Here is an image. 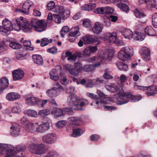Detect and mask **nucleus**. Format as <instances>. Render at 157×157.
Segmentation results:
<instances>
[{"label":"nucleus","instance_id":"39448f33","mask_svg":"<svg viewBox=\"0 0 157 157\" xmlns=\"http://www.w3.org/2000/svg\"><path fill=\"white\" fill-rule=\"evenodd\" d=\"M28 149L31 152L35 154L41 155L45 153L44 147L41 144H30L29 146Z\"/></svg>","mask_w":157,"mask_h":157},{"label":"nucleus","instance_id":"3c124183","mask_svg":"<svg viewBox=\"0 0 157 157\" xmlns=\"http://www.w3.org/2000/svg\"><path fill=\"white\" fill-rule=\"evenodd\" d=\"M109 69L107 68L105 71V74L104 75V77L106 79H110L113 78V77L109 74Z\"/></svg>","mask_w":157,"mask_h":157},{"label":"nucleus","instance_id":"20e7f679","mask_svg":"<svg viewBox=\"0 0 157 157\" xmlns=\"http://www.w3.org/2000/svg\"><path fill=\"white\" fill-rule=\"evenodd\" d=\"M16 22L20 28L24 32L28 33L31 32V24H30L26 18L21 17L16 20Z\"/></svg>","mask_w":157,"mask_h":157},{"label":"nucleus","instance_id":"9d476101","mask_svg":"<svg viewBox=\"0 0 157 157\" xmlns=\"http://www.w3.org/2000/svg\"><path fill=\"white\" fill-rule=\"evenodd\" d=\"M140 52L144 60L148 62L150 60V51L148 48L146 47H142L140 49Z\"/></svg>","mask_w":157,"mask_h":157},{"label":"nucleus","instance_id":"052dcab7","mask_svg":"<svg viewBox=\"0 0 157 157\" xmlns=\"http://www.w3.org/2000/svg\"><path fill=\"white\" fill-rule=\"evenodd\" d=\"M137 37L136 40L139 41H142L145 38V35L144 33H141L138 32L137 35Z\"/></svg>","mask_w":157,"mask_h":157},{"label":"nucleus","instance_id":"f03ea898","mask_svg":"<svg viewBox=\"0 0 157 157\" xmlns=\"http://www.w3.org/2000/svg\"><path fill=\"white\" fill-rule=\"evenodd\" d=\"M88 104V101L85 99H80L76 96H73L69 101V105L71 106H76L73 108L75 110H82V107L87 105Z\"/></svg>","mask_w":157,"mask_h":157},{"label":"nucleus","instance_id":"680f3d73","mask_svg":"<svg viewBox=\"0 0 157 157\" xmlns=\"http://www.w3.org/2000/svg\"><path fill=\"white\" fill-rule=\"evenodd\" d=\"M60 83L62 85H66L68 84V81L66 77L63 76V78L61 77L60 78Z\"/></svg>","mask_w":157,"mask_h":157},{"label":"nucleus","instance_id":"338daca9","mask_svg":"<svg viewBox=\"0 0 157 157\" xmlns=\"http://www.w3.org/2000/svg\"><path fill=\"white\" fill-rule=\"evenodd\" d=\"M21 111V109L18 106L14 107L12 109V111L13 113H18L20 112Z\"/></svg>","mask_w":157,"mask_h":157},{"label":"nucleus","instance_id":"aec40b11","mask_svg":"<svg viewBox=\"0 0 157 157\" xmlns=\"http://www.w3.org/2000/svg\"><path fill=\"white\" fill-rule=\"evenodd\" d=\"M39 102V99L34 97H27L25 100L26 103L29 105H37Z\"/></svg>","mask_w":157,"mask_h":157},{"label":"nucleus","instance_id":"a19ab883","mask_svg":"<svg viewBox=\"0 0 157 157\" xmlns=\"http://www.w3.org/2000/svg\"><path fill=\"white\" fill-rule=\"evenodd\" d=\"M9 45L11 48L14 49H19L21 48V45L20 44L14 42H11Z\"/></svg>","mask_w":157,"mask_h":157},{"label":"nucleus","instance_id":"ddd939ff","mask_svg":"<svg viewBox=\"0 0 157 157\" xmlns=\"http://www.w3.org/2000/svg\"><path fill=\"white\" fill-rule=\"evenodd\" d=\"M98 48L96 46H89L86 47L83 51V53L84 56H89L91 53L97 52Z\"/></svg>","mask_w":157,"mask_h":157},{"label":"nucleus","instance_id":"4c0bfd02","mask_svg":"<svg viewBox=\"0 0 157 157\" xmlns=\"http://www.w3.org/2000/svg\"><path fill=\"white\" fill-rule=\"evenodd\" d=\"M117 6L122 10L126 13L128 12L129 10L128 6L125 4L121 3L117 4Z\"/></svg>","mask_w":157,"mask_h":157},{"label":"nucleus","instance_id":"09e8293b","mask_svg":"<svg viewBox=\"0 0 157 157\" xmlns=\"http://www.w3.org/2000/svg\"><path fill=\"white\" fill-rule=\"evenodd\" d=\"M152 24L154 27L157 28V13H154L152 17Z\"/></svg>","mask_w":157,"mask_h":157},{"label":"nucleus","instance_id":"bf43d9fd","mask_svg":"<svg viewBox=\"0 0 157 157\" xmlns=\"http://www.w3.org/2000/svg\"><path fill=\"white\" fill-rule=\"evenodd\" d=\"M75 88L74 87L71 86L67 88L66 90V92L68 94H71L75 93Z\"/></svg>","mask_w":157,"mask_h":157},{"label":"nucleus","instance_id":"6e6d98bb","mask_svg":"<svg viewBox=\"0 0 157 157\" xmlns=\"http://www.w3.org/2000/svg\"><path fill=\"white\" fill-rule=\"evenodd\" d=\"M66 125L65 121H58L56 124V126L59 128L64 127Z\"/></svg>","mask_w":157,"mask_h":157},{"label":"nucleus","instance_id":"a878e982","mask_svg":"<svg viewBox=\"0 0 157 157\" xmlns=\"http://www.w3.org/2000/svg\"><path fill=\"white\" fill-rule=\"evenodd\" d=\"M57 92V88L53 87L51 89L47 90L46 93L48 97L52 98L56 97L58 95Z\"/></svg>","mask_w":157,"mask_h":157},{"label":"nucleus","instance_id":"c9c22d12","mask_svg":"<svg viewBox=\"0 0 157 157\" xmlns=\"http://www.w3.org/2000/svg\"><path fill=\"white\" fill-rule=\"evenodd\" d=\"M83 131L80 128L73 129L72 136L74 137H76L81 136L83 133Z\"/></svg>","mask_w":157,"mask_h":157},{"label":"nucleus","instance_id":"4468645a","mask_svg":"<svg viewBox=\"0 0 157 157\" xmlns=\"http://www.w3.org/2000/svg\"><path fill=\"white\" fill-rule=\"evenodd\" d=\"M24 75V72L21 69L15 70L13 72V79L14 81L21 79L23 77Z\"/></svg>","mask_w":157,"mask_h":157},{"label":"nucleus","instance_id":"0e129e2a","mask_svg":"<svg viewBox=\"0 0 157 157\" xmlns=\"http://www.w3.org/2000/svg\"><path fill=\"white\" fill-rule=\"evenodd\" d=\"M53 17L55 22L58 23H60L61 22V18L60 16L59 15H53Z\"/></svg>","mask_w":157,"mask_h":157},{"label":"nucleus","instance_id":"9b49d317","mask_svg":"<svg viewBox=\"0 0 157 157\" xmlns=\"http://www.w3.org/2000/svg\"><path fill=\"white\" fill-rule=\"evenodd\" d=\"M32 5V2L29 0H27L23 4L22 9L21 10V12L25 14H28L29 12V9Z\"/></svg>","mask_w":157,"mask_h":157},{"label":"nucleus","instance_id":"69168bd1","mask_svg":"<svg viewBox=\"0 0 157 157\" xmlns=\"http://www.w3.org/2000/svg\"><path fill=\"white\" fill-rule=\"evenodd\" d=\"M79 72V71L78 70L73 67L70 73L73 75L77 76L78 75Z\"/></svg>","mask_w":157,"mask_h":157},{"label":"nucleus","instance_id":"774afa93","mask_svg":"<svg viewBox=\"0 0 157 157\" xmlns=\"http://www.w3.org/2000/svg\"><path fill=\"white\" fill-rule=\"evenodd\" d=\"M57 49L56 47H53L52 48L48 49L47 50V52H50L52 54H54L56 53Z\"/></svg>","mask_w":157,"mask_h":157},{"label":"nucleus","instance_id":"13d9d810","mask_svg":"<svg viewBox=\"0 0 157 157\" xmlns=\"http://www.w3.org/2000/svg\"><path fill=\"white\" fill-rule=\"evenodd\" d=\"M87 95L89 97L92 99L95 100H98L100 99L99 97L97 95L94 94L93 93L88 92L87 93Z\"/></svg>","mask_w":157,"mask_h":157},{"label":"nucleus","instance_id":"423d86ee","mask_svg":"<svg viewBox=\"0 0 157 157\" xmlns=\"http://www.w3.org/2000/svg\"><path fill=\"white\" fill-rule=\"evenodd\" d=\"M47 26V24L43 20H32L31 21V27H32L35 31L38 32H42L44 31Z\"/></svg>","mask_w":157,"mask_h":157},{"label":"nucleus","instance_id":"a211bd4d","mask_svg":"<svg viewBox=\"0 0 157 157\" xmlns=\"http://www.w3.org/2000/svg\"><path fill=\"white\" fill-rule=\"evenodd\" d=\"M70 123L73 125L80 126L83 124L81 118L78 117H71L69 118Z\"/></svg>","mask_w":157,"mask_h":157},{"label":"nucleus","instance_id":"bb28decb","mask_svg":"<svg viewBox=\"0 0 157 157\" xmlns=\"http://www.w3.org/2000/svg\"><path fill=\"white\" fill-rule=\"evenodd\" d=\"M140 3H145L147 5L157 8V4L155 0H138Z\"/></svg>","mask_w":157,"mask_h":157},{"label":"nucleus","instance_id":"4d7b16f0","mask_svg":"<svg viewBox=\"0 0 157 157\" xmlns=\"http://www.w3.org/2000/svg\"><path fill=\"white\" fill-rule=\"evenodd\" d=\"M47 6L48 10H51L53 11V9H55L56 6L54 2L51 1L48 4Z\"/></svg>","mask_w":157,"mask_h":157},{"label":"nucleus","instance_id":"37998d69","mask_svg":"<svg viewBox=\"0 0 157 157\" xmlns=\"http://www.w3.org/2000/svg\"><path fill=\"white\" fill-rule=\"evenodd\" d=\"M70 29L67 26H63L61 30L60 34L63 38L64 37V35L67 33L69 31Z\"/></svg>","mask_w":157,"mask_h":157},{"label":"nucleus","instance_id":"5701e85b","mask_svg":"<svg viewBox=\"0 0 157 157\" xmlns=\"http://www.w3.org/2000/svg\"><path fill=\"white\" fill-rule=\"evenodd\" d=\"M20 98V95L17 93L14 92L9 93L6 96V99L10 101H14L19 99Z\"/></svg>","mask_w":157,"mask_h":157},{"label":"nucleus","instance_id":"8fccbe9b","mask_svg":"<svg viewBox=\"0 0 157 157\" xmlns=\"http://www.w3.org/2000/svg\"><path fill=\"white\" fill-rule=\"evenodd\" d=\"M103 8L104 14H109L114 12V9L109 7H103Z\"/></svg>","mask_w":157,"mask_h":157},{"label":"nucleus","instance_id":"2eb2a0df","mask_svg":"<svg viewBox=\"0 0 157 157\" xmlns=\"http://www.w3.org/2000/svg\"><path fill=\"white\" fill-rule=\"evenodd\" d=\"M101 63H98L95 64H87L83 66L82 70L85 71L89 72H92L96 68L101 65Z\"/></svg>","mask_w":157,"mask_h":157},{"label":"nucleus","instance_id":"72a5a7b5","mask_svg":"<svg viewBox=\"0 0 157 157\" xmlns=\"http://www.w3.org/2000/svg\"><path fill=\"white\" fill-rule=\"evenodd\" d=\"M79 30V28L78 27H73L70 30L68 35L70 36H75L78 33Z\"/></svg>","mask_w":157,"mask_h":157},{"label":"nucleus","instance_id":"c756f323","mask_svg":"<svg viewBox=\"0 0 157 157\" xmlns=\"http://www.w3.org/2000/svg\"><path fill=\"white\" fill-rule=\"evenodd\" d=\"M51 113L55 114L57 117H60L64 114V111L61 109L55 107L51 109Z\"/></svg>","mask_w":157,"mask_h":157},{"label":"nucleus","instance_id":"ea45409f","mask_svg":"<svg viewBox=\"0 0 157 157\" xmlns=\"http://www.w3.org/2000/svg\"><path fill=\"white\" fill-rule=\"evenodd\" d=\"M52 40L51 39L48 40L46 38H43L41 40L40 45L41 47H44L48 45L49 43H52Z\"/></svg>","mask_w":157,"mask_h":157},{"label":"nucleus","instance_id":"6e6552de","mask_svg":"<svg viewBox=\"0 0 157 157\" xmlns=\"http://www.w3.org/2000/svg\"><path fill=\"white\" fill-rule=\"evenodd\" d=\"M56 139V135L52 133L46 134L42 138V141L44 143L49 144L54 143Z\"/></svg>","mask_w":157,"mask_h":157},{"label":"nucleus","instance_id":"5fc2aeb1","mask_svg":"<svg viewBox=\"0 0 157 157\" xmlns=\"http://www.w3.org/2000/svg\"><path fill=\"white\" fill-rule=\"evenodd\" d=\"M74 67L79 72L82 70L83 66H82V64L81 63L77 62L75 63L74 64Z\"/></svg>","mask_w":157,"mask_h":157},{"label":"nucleus","instance_id":"412c9836","mask_svg":"<svg viewBox=\"0 0 157 157\" xmlns=\"http://www.w3.org/2000/svg\"><path fill=\"white\" fill-rule=\"evenodd\" d=\"M9 85V80L6 77L0 78V90L2 91L8 87Z\"/></svg>","mask_w":157,"mask_h":157},{"label":"nucleus","instance_id":"864d4df0","mask_svg":"<svg viewBox=\"0 0 157 157\" xmlns=\"http://www.w3.org/2000/svg\"><path fill=\"white\" fill-rule=\"evenodd\" d=\"M92 22L89 19H86L83 20V25L85 27H89L91 25Z\"/></svg>","mask_w":157,"mask_h":157},{"label":"nucleus","instance_id":"393cba45","mask_svg":"<svg viewBox=\"0 0 157 157\" xmlns=\"http://www.w3.org/2000/svg\"><path fill=\"white\" fill-rule=\"evenodd\" d=\"M146 89V93L148 96L153 95L157 93V89L154 86H151L147 88L145 87Z\"/></svg>","mask_w":157,"mask_h":157},{"label":"nucleus","instance_id":"f8f14e48","mask_svg":"<svg viewBox=\"0 0 157 157\" xmlns=\"http://www.w3.org/2000/svg\"><path fill=\"white\" fill-rule=\"evenodd\" d=\"M10 133L14 136H17L19 135L20 132V127L17 124H15L12 127L10 128Z\"/></svg>","mask_w":157,"mask_h":157},{"label":"nucleus","instance_id":"473e14b6","mask_svg":"<svg viewBox=\"0 0 157 157\" xmlns=\"http://www.w3.org/2000/svg\"><path fill=\"white\" fill-rule=\"evenodd\" d=\"M117 65L118 69L121 71H126L128 68L127 64L121 62H118Z\"/></svg>","mask_w":157,"mask_h":157},{"label":"nucleus","instance_id":"6ab92c4d","mask_svg":"<svg viewBox=\"0 0 157 157\" xmlns=\"http://www.w3.org/2000/svg\"><path fill=\"white\" fill-rule=\"evenodd\" d=\"M49 128V124L48 122L44 123L39 125L36 128V131L39 132H44Z\"/></svg>","mask_w":157,"mask_h":157},{"label":"nucleus","instance_id":"7c9ffc66","mask_svg":"<svg viewBox=\"0 0 157 157\" xmlns=\"http://www.w3.org/2000/svg\"><path fill=\"white\" fill-rule=\"evenodd\" d=\"M121 33L125 38L129 39H132L131 34H132V32L129 29H123L121 31Z\"/></svg>","mask_w":157,"mask_h":157},{"label":"nucleus","instance_id":"f3484780","mask_svg":"<svg viewBox=\"0 0 157 157\" xmlns=\"http://www.w3.org/2000/svg\"><path fill=\"white\" fill-rule=\"evenodd\" d=\"M83 39L85 44H89L97 42L98 38L94 36L87 35L83 37Z\"/></svg>","mask_w":157,"mask_h":157},{"label":"nucleus","instance_id":"2f4dec72","mask_svg":"<svg viewBox=\"0 0 157 157\" xmlns=\"http://www.w3.org/2000/svg\"><path fill=\"white\" fill-rule=\"evenodd\" d=\"M96 6L95 3H89L82 7V9L84 10H91Z\"/></svg>","mask_w":157,"mask_h":157},{"label":"nucleus","instance_id":"dca6fc26","mask_svg":"<svg viewBox=\"0 0 157 157\" xmlns=\"http://www.w3.org/2000/svg\"><path fill=\"white\" fill-rule=\"evenodd\" d=\"M134 13L136 17L139 19V21L142 23H145L146 21V16L144 13L140 12L138 10L136 9Z\"/></svg>","mask_w":157,"mask_h":157},{"label":"nucleus","instance_id":"cd10ccee","mask_svg":"<svg viewBox=\"0 0 157 157\" xmlns=\"http://www.w3.org/2000/svg\"><path fill=\"white\" fill-rule=\"evenodd\" d=\"M145 33L149 36H155L157 35V33L151 26H147L145 29Z\"/></svg>","mask_w":157,"mask_h":157},{"label":"nucleus","instance_id":"58836bf2","mask_svg":"<svg viewBox=\"0 0 157 157\" xmlns=\"http://www.w3.org/2000/svg\"><path fill=\"white\" fill-rule=\"evenodd\" d=\"M25 113L29 116L33 117H36L37 116V112L33 110L29 109L25 111Z\"/></svg>","mask_w":157,"mask_h":157},{"label":"nucleus","instance_id":"1a4fd4ad","mask_svg":"<svg viewBox=\"0 0 157 157\" xmlns=\"http://www.w3.org/2000/svg\"><path fill=\"white\" fill-rule=\"evenodd\" d=\"M2 25L4 29L5 34L8 35L10 32L13 29V25L10 21L7 19H5L2 21Z\"/></svg>","mask_w":157,"mask_h":157},{"label":"nucleus","instance_id":"e2e57ef3","mask_svg":"<svg viewBox=\"0 0 157 157\" xmlns=\"http://www.w3.org/2000/svg\"><path fill=\"white\" fill-rule=\"evenodd\" d=\"M103 7H99L95 9L94 12L97 14H104Z\"/></svg>","mask_w":157,"mask_h":157},{"label":"nucleus","instance_id":"c03bdc74","mask_svg":"<svg viewBox=\"0 0 157 157\" xmlns=\"http://www.w3.org/2000/svg\"><path fill=\"white\" fill-rule=\"evenodd\" d=\"M70 11L69 10L64 11L61 14L62 17L63 19L65 20L69 17L70 16Z\"/></svg>","mask_w":157,"mask_h":157},{"label":"nucleus","instance_id":"49530a36","mask_svg":"<svg viewBox=\"0 0 157 157\" xmlns=\"http://www.w3.org/2000/svg\"><path fill=\"white\" fill-rule=\"evenodd\" d=\"M49 114V111L48 109H45L41 110L38 113V114L41 117H43L46 116H47Z\"/></svg>","mask_w":157,"mask_h":157},{"label":"nucleus","instance_id":"0eeeda50","mask_svg":"<svg viewBox=\"0 0 157 157\" xmlns=\"http://www.w3.org/2000/svg\"><path fill=\"white\" fill-rule=\"evenodd\" d=\"M117 33H108L106 34L104 40L107 45H109L114 43L117 45H120L118 39L117 37Z\"/></svg>","mask_w":157,"mask_h":157},{"label":"nucleus","instance_id":"7ed1b4c3","mask_svg":"<svg viewBox=\"0 0 157 157\" xmlns=\"http://www.w3.org/2000/svg\"><path fill=\"white\" fill-rule=\"evenodd\" d=\"M133 55L132 50L128 47L123 48L119 52L118 58L123 61L130 59Z\"/></svg>","mask_w":157,"mask_h":157},{"label":"nucleus","instance_id":"c85d7f7f","mask_svg":"<svg viewBox=\"0 0 157 157\" xmlns=\"http://www.w3.org/2000/svg\"><path fill=\"white\" fill-rule=\"evenodd\" d=\"M35 128L34 124L32 122H30L26 124L25 130L27 132L33 133L36 131Z\"/></svg>","mask_w":157,"mask_h":157},{"label":"nucleus","instance_id":"f257e3e1","mask_svg":"<svg viewBox=\"0 0 157 157\" xmlns=\"http://www.w3.org/2000/svg\"><path fill=\"white\" fill-rule=\"evenodd\" d=\"M118 97L117 98L118 102L117 104L121 105L127 103L129 100H130L132 102H135L140 100L142 97L140 96H135L131 93L124 92H120L118 94Z\"/></svg>","mask_w":157,"mask_h":157},{"label":"nucleus","instance_id":"b1692460","mask_svg":"<svg viewBox=\"0 0 157 157\" xmlns=\"http://www.w3.org/2000/svg\"><path fill=\"white\" fill-rule=\"evenodd\" d=\"M34 62L39 65H41L43 64V61L42 56L40 55H33L32 57Z\"/></svg>","mask_w":157,"mask_h":157},{"label":"nucleus","instance_id":"e433bc0d","mask_svg":"<svg viewBox=\"0 0 157 157\" xmlns=\"http://www.w3.org/2000/svg\"><path fill=\"white\" fill-rule=\"evenodd\" d=\"M13 148L11 145L6 144H0V150L3 151L4 150L6 151L10 150V148Z\"/></svg>","mask_w":157,"mask_h":157},{"label":"nucleus","instance_id":"f704fd0d","mask_svg":"<svg viewBox=\"0 0 157 157\" xmlns=\"http://www.w3.org/2000/svg\"><path fill=\"white\" fill-rule=\"evenodd\" d=\"M94 61L96 62H98V63H100L104 59H105L106 60H110L112 58V56L107 55V57L106 58H103L101 57L100 56H94Z\"/></svg>","mask_w":157,"mask_h":157},{"label":"nucleus","instance_id":"79ce46f5","mask_svg":"<svg viewBox=\"0 0 157 157\" xmlns=\"http://www.w3.org/2000/svg\"><path fill=\"white\" fill-rule=\"evenodd\" d=\"M64 11V9L62 6H56L55 9H53V11L55 12L59 13L61 14Z\"/></svg>","mask_w":157,"mask_h":157},{"label":"nucleus","instance_id":"603ef678","mask_svg":"<svg viewBox=\"0 0 157 157\" xmlns=\"http://www.w3.org/2000/svg\"><path fill=\"white\" fill-rule=\"evenodd\" d=\"M15 148L18 151H24L26 149L27 147L25 145H17Z\"/></svg>","mask_w":157,"mask_h":157},{"label":"nucleus","instance_id":"4be33fe9","mask_svg":"<svg viewBox=\"0 0 157 157\" xmlns=\"http://www.w3.org/2000/svg\"><path fill=\"white\" fill-rule=\"evenodd\" d=\"M103 28L102 25L99 22H96L92 28V31L95 34H98L101 33Z\"/></svg>","mask_w":157,"mask_h":157},{"label":"nucleus","instance_id":"a18cd8bd","mask_svg":"<svg viewBox=\"0 0 157 157\" xmlns=\"http://www.w3.org/2000/svg\"><path fill=\"white\" fill-rule=\"evenodd\" d=\"M57 153L54 151H49L46 155L44 157H58Z\"/></svg>","mask_w":157,"mask_h":157},{"label":"nucleus","instance_id":"de8ad7c7","mask_svg":"<svg viewBox=\"0 0 157 157\" xmlns=\"http://www.w3.org/2000/svg\"><path fill=\"white\" fill-rule=\"evenodd\" d=\"M13 147L12 148H10V150H9L7 151L6 154L5 155L6 157H14L15 156V152L13 151Z\"/></svg>","mask_w":157,"mask_h":157}]
</instances>
